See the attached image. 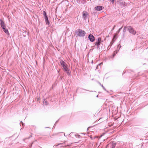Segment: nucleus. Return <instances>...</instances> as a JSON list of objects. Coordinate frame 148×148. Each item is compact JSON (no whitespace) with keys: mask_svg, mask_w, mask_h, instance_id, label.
Wrapping results in <instances>:
<instances>
[{"mask_svg":"<svg viewBox=\"0 0 148 148\" xmlns=\"http://www.w3.org/2000/svg\"><path fill=\"white\" fill-rule=\"evenodd\" d=\"M60 63L64 71H65L68 73V74H69L70 71L68 68L67 65L62 60H60Z\"/></svg>","mask_w":148,"mask_h":148,"instance_id":"f257e3e1","label":"nucleus"},{"mask_svg":"<svg viewBox=\"0 0 148 148\" xmlns=\"http://www.w3.org/2000/svg\"><path fill=\"white\" fill-rule=\"evenodd\" d=\"M102 42L101 41V38L100 37H99L97 40H96V42L95 43V45L93 46V49L94 48H95L97 49H98L99 48V46Z\"/></svg>","mask_w":148,"mask_h":148,"instance_id":"f03ea898","label":"nucleus"},{"mask_svg":"<svg viewBox=\"0 0 148 148\" xmlns=\"http://www.w3.org/2000/svg\"><path fill=\"white\" fill-rule=\"evenodd\" d=\"M127 30H128L129 33L132 34L133 35H135L136 34V32L134 29L131 26H127Z\"/></svg>","mask_w":148,"mask_h":148,"instance_id":"7ed1b4c3","label":"nucleus"},{"mask_svg":"<svg viewBox=\"0 0 148 148\" xmlns=\"http://www.w3.org/2000/svg\"><path fill=\"white\" fill-rule=\"evenodd\" d=\"M104 8V7L103 6L101 5H98L95 7L94 8V10L97 11H100L102 10Z\"/></svg>","mask_w":148,"mask_h":148,"instance_id":"20e7f679","label":"nucleus"},{"mask_svg":"<svg viewBox=\"0 0 148 148\" xmlns=\"http://www.w3.org/2000/svg\"><path fill=\"white\" fill-rule=\"evenodd\" d=\"M79 33L78 35L81 36H84L85 34V32L82 30L79 29L78 31Z\"/></svg>","mask_w":148,"mask_h":148,"instance_id":"39448f33","label":"nucleus"},{"mask_svg":"<svg viewBox=\"0 0 148 148\" xmlns=\"http://www.w3.org/2000/svg\"><path fill=\"white\" fill-rule=\"evenodd\" d=\"M119 4L123 7H124L127 6V3L125 2L123 0H119Z\"/></svg>","mask_w":148,"mask_h":148,"instance_id":"423d86ee","label":"nucleus"},{"mask_svg":"<svg viewBox=\"0 0 148 148\" xmlns=\"http://www.w3.org/2000/svg\"><path fill=\"white\" fill-rule=\"evenodd\" d=\"M88 16V13L86 11H84L82 12V17L84 20L86 19Z\"/></svg>","mask_w":148,"mask_h":148,"instance_id":"0eeeda50","label":"nucleus"},{"mask_svg":"<svg viewBox=\"0 0 148 148\" xmlns=\"http://www.w3.org/2000/svg\"><path fill=\"white\" fill-rule=\"evenodd\" d=\"M119 51V50H115L113 52L112 55L110 56V58H113L115 56V55L117 53L118 51Z\"/></svg>","mask_w":148,"mask_h":148,"instance_id":"6e6552de","label":"nucleus"},{"mask_svg":"<svg viewBox=\"0 0 148 148\" xmlns=\"http://www.w3.org/2000/svg\"><path fill=\"white\" fill-rule=\"evenodd\" d=\"M3 31L8 35L10 34L8 30L6 28V26L5 27L2 28Z\"/></svg>","mask_w":148,"mask_h":148,"instance_id":"1a4fd4ad","label":"nucleus"},{"mask_svg":"<svg viewBox=\"0 0 148 148\" xmlns=\"http://www.w3.org/2000/svg\"><path fill=\"white\" fill-rule=\"evenodd\" d=\"M111 148H115V146L116 144V143L114 142V141H112L111 142Z\"/></svg>","mask_w":148,"mask_h":148,"instance_id":"9d476101","label":"nucleus"},{"mask_svg":"<svg viewBox=\"0 0 148 148\" xmlns=\"http://www.w3.org/2000/svg\"><path fill=\"white\" fill-rule=\"evenodd\" d=\"M1 21V25L2 28L5 27V24L4 21H3L2 20H0Z\"/></svg>","mask_w":148,"mask_h":148,"instance_id":"9b49d317","label":"nucleus"},{"mask_svg":"<svg viewBox=\"0 0 148 148\" xmlns=\"http://www.w3.org/2000/svg\"><path fill=\"white\" fill-rule=\"evenodd\" d=\"M117 35V34L116 35L115 34L113 35L112 40L113 41V42L117 39L118 37Z\"/></svg>","mask_w":148,"mask_h":148,"instance_id":"f8f14e48","label":"nucleus"},{"mask_svg":"<svg viewBox=\"0 0 148 148\" xmlns=\"http://www.w3.org/2000/svg\"><path fill=\"white\" fill-rule=\"evenodd\" d=\"M92 35L91 34H90L88 36V38L90 39L91 42H92Z\"/></svg>","mask_w":148,"mask_h":148,"instance_id":"ddd939ff","label":"nucleus"},{"mask_svg":"<svg viewBox=\"0 0 148 148\" xmlns=\"http://www.w3.org/2000/svg\"><path fill=\"white\" fill-rule=\"evenodd\" d=\"M123 27V26H122L116 32V34H118L120 32L121 30L122 29Z\"/></svg>","mask_w":148,"mask_h":148,"instance_id":"4468645a","label":"nucleus"},{"mask_svg":"<svg viewBox=\"0 0 148 148\" xmlns=\"http://www.w3.org/2000/svg\"><path fill=\"white\" fill-rule=\"evenodd\" d=\"M99 84L103 88V89L105 91H106L107 92H108V91L107 90H106V89L105 88L104 86L103 85L101 84L100 83H99Z\"/></svg>","mask_w":148,"mask_h":148,"instance_id":"2eb2a0df","label":"nucleus"},{"mask_svg":"<svg viewBox=\"0 0 148 148\" xmlns=\"http://www.w3.org/2000/svg\"><path fill=\"white\" fill-rule=\"evenodd\" d=\"M44 104L47 105L48 104V103L46 100L44 99L43 101Z\"/></svg>","mask_w":148,"mask_h":148,"instance_id":"dca6fc26","label":"nucleus"},{"mask_svg":"<svg viewBox=\"0 0 148 148\" xmlns=\"http://www.w3.org/2000/svg\"><path fill=\"white\" fill-rule=\"evenodd\" d=\"M45 19L46 20V23H49V21L48 19V18L47 16H46V17L45 18Z\"/></svg>","mask_w":148,"mask_h":148,"instance_id":"f3484780","label":"nucleus"},{"mask_svg":"<svg viewBox=\"0 0 148 148\" xmlns=\"http://www.w3.org/2000/svg\"><path fill=\"white\" fill-rule=\"evenodd\" d=\"M102 63L99 64L98 65H97L96 67V69H99V67H100V65Z\"/></svg>","mask_w":148,"mask_h":148,"instance_id":"a211bd4d","label":"nucleus"},{"mask_svg":"<svg viewBox=\"0 0 148 148\" xmlns=\"http://www.w3.org/2000/svg\"><path fill=\"white\" fill-rule=\"evenodd\" d=\"M126 29H123V37H124V35L125 33L126 32Z\"/></svg>","mask_w":148,"mask_h":148,"instance_id":"6ab92c4d","label":"nucleus"},{"mask_svg":"<svg viewBox=\"0 0 148 148\" xmlns=\"http://www.w3.org/2000/svg\"><path fill=\"white\" fill-rule=\"evenodd\" d=\"M110 1L112 3L114 4V2L115 1V0H110Z\"/></svg>","mask_w":148,"mask_h":148,"instance_id":"aec40b11","label":"nucleus"},{"mask_svg":"<svg viewBox=\"0 0 148 148\" xmlns=\"http://www.w3.org/2000/svg\"><path fill=\"white\" fill-rule=\"evenodd\" d=\"M43 13H44V15L45 16V17H46V16H47L46 13L44 11L43 12Z\"/></svg>","mask_w":148,"mask_h":148,"instance_id":"412c9836","label":"nucleus"},{"mask_svg":"<svg viewBox=\"0 0 148 148\" xmlns=\"http://www.w3.org/2000/svg\"><path fill=\"white\" fill-rule=\"evenodd\" d=\"M116 27V25H115L113 27V28H112V30H111V31H112L114 29H115V27Z\"/></svg>","mask_w":148,"mask_h":148,"instance_id":"4be33fe9","label":"nucleus"},{"mask_svg":"<svg viewBox=\"0 0 148 148\" xmlns=\"http://www.w3.org/2000/svg\"><path fill=\"white\" fill-rule=\"evenodd\" d=\"M127 26H125L124 27V28H123V29H126L127 28Z\"/></svg>","mask_w":148,"mask_h":148,"instance_id":"5701e85b","label":"nucleus"},{"mask_svg":"<svg viewBox=\"0 0 148 148\" xmlns=\"http://www.w3.org/2000/svg\"><path fill=\"white\" fill-rule=\"evenodd\" d=\"M95 40V38L94 36H93V42H94Z\"/></svg>","mask_w":148,"mask_h":148,"instance_id":"b1692460","label":"nucleus"},{"mask_svg":"<svg viewBox=\"0 0 148 148\" xmlns=\"http://www.w3.org/2000/svg\"><path fill=\"white\" fill-rule=\"evenodd\" d=\"M98 96H99V95H97L96 97H98Z\"/></svg>","mask_w":148,"mask_h":148,"instance_id":"393cba45","label":"nucleus"},{"mask_svg":"<svg viewBox=\"0 0 148 148\" xmlns=\"http://www.w3.org/2000/svg\"><path fill=\"white\" fill-rule=\"evenodd\" d=\"M113 42H111V45L113 44Z\"/></svg>","mask_w":148,"mask_h":148,"instance_id":"a878e982","label":"nucleus"},{"mask_svg":"<svg viewBox=\"0 0 148 148\" xmlns=\"http://www.w3.org/2000/svg\"><path fill=\"white\" fill-rule=\"evenodd\" d=\"M64 135V136H65V134L64 133H62Z\"/></svg>","mask_w":148,"mask_h":148,"instance_id":"bb28decb","label":"nucleus"},{"mask_svg":"<svg viewBox=\"0 0 148 148\" xmlns=\"http://www.w3.org/2000/svg\"><path fill=\"white\" fill-rule=\"evenodd\" d=\"M121 47V46H120L119 47V49H120Z\"/></svg>","mask_w":148,"mask_h":148,"instance_id":"cd10ccee","label":"nucleus"},{"mask_svg":"<svg viewBox=\"0 0 148 148\" xmlns=\"http://www.w3.org/2000/svg\"><path fill=\"white\" fill-rule=\"evenodd\" d=\"M95 13V12H93V14H94V13Z\"/></svg>","mask_w":148,"mask_h":148,"instance_id":"c85d7f7f","label":"nucleus"},{"mask_svg":"<svg viewBox=\"0 0 148 148\" xmlns=\"http://www.w3.org/2000/svg\"><path fill=\"white\" fill-rule=\"evenodd\" d=\"M119 46V45H118V47H118Z\"/></svg>","mask_w":148,"mask_h":148,"instance_id":"c756f323","label":"nucleus"},{"mask_svg":"<svg viewBox=\"0 0 148 148\" xmlns=\"http://www.w3.org/2000/svg\"><path fill=\"white\" fill-rule=\"evenodd\" d=\"M147 105H148V104H147Z\"/></svg>","mask_w":148,"mask_h":148,"instance_id":"7c9ffc66","label":"nucleus"}]
</instances>
